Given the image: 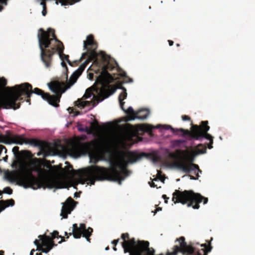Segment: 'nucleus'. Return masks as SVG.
Instances as JSON below:
<instances>
[{
	"label": "nucleus",
	"mask_w": 255,
	"mask_h": 255,
	"mask_svg": "<svg viewBox=\"0 0 255 255\" xmlns=\"http://www.w3.org/2000/svg\"><path fill=\"white\" fill-rule=\"evenodd\" d=\"M64 82L59 80H54L48 83L49 89L55 94L54 95L45 93L38 88L32 90V85L28 83H24L20 85H16L12 87H8L7 89L9 92L14 91V93L11 92L7 96L0 99V109L14 110L18 109L20 104L19 103H17V102L22 100L21 97L25 96L27 99L26 101L29 102L32 93L41 96L43 100L53 107H58L61 95L66 90V88H64Z\"/></svg>",
	"instance_id": "1"
},
{
	"label": "nucleus",
	"mask_w": 255,
	"mask_h": 255,
	"mask_svg": "<svg viewBox=\"0 0 255 255\" xmlns=\"http://www.w3.org/2000/svg\"><path fill=\"white\" fill-rule=\"evenodd\" d=\"M25 169L23 172H14L8 177L11 181L19 179V185L25 188H31L36 190L39 188L52 189L57 185V181L50 177V171L41 168V164L34 165L32 169H30L27 162L25 161Z\"/></svg>",
	"instance_id": "2"
},
{
	"label": "nucleus",
	"mask_w": 255,
	"mask_h": 255,
	"mask_svg": "<svg viewBox=\"0 0 255 255\" xmlns=\"http://www.w3.org/2000/svg\"><path fill=\"white\" fill-rule=\"evenodd\" d=\"M126 166L127 162L125 160L111 168L92 165L82 170L79 180L82 184L88 182L94 185L96 181L108 180L118 181L121 184L122 181L131 173Z\"/></svg>",
	"instance_id": "3"
},
{
	"label": "nucleus",
	"mask_w": 255,
	"mask_h": 255,
	"mask_svg": "<svg viewBox=\"0 0 255 255\" xmlns=\"http://www.w3.org/2000/svg\"><path fill=\"white\" fill-rule=\"evenodd\" d=\"M55 32V30L51 28H48L46 31L42 28L38 30L37 37L41 60L46 68H50L52 64L53 56L57 53L63 61L66 60L71 65L69 55L63 53L64 45L57 38Z\"/></svg>",
	"instance_id": "4"
},
{
	"label": "nucleus",
	"mask_w": 255,
	"mask_h": 255,
	"mask_svg": "<svg viewBox=\"0 0 255 255\" xmlns=\"http://www.w3.org/2000/svg\"><path fill=\"white\" fill-rule=\"evenodd\" d=\"M207 147L199 144L196 148V152L190 153L188 150L177 149L175 152L169 154V157L175 160L172 166L185 173H190L193 168H198V165L193 163L195 155L206 152Z\"/></svg>",
	"instance_id": "5"
},
{
	"label": "nucleus",
	"mask_w": 255,
	"mask_h": 255,
	"mask_svg": "<svg viewBox=\"0 0 255 255\" xmlns=\"http://www.w3.org/2000/svg\"><path fill=\"white\" fill-rule=\"evenodd\" d=\"M83 47L84 50H87V52L82 54L80 58V61L86 57H87V58L86 60L79 66L78 69L72 74L67 84L65 83L64 86V88H66V90L69 88L76 82L78 77L81 75L90 62L93 60L96 61L97 60L98 53L96 50L98 47V44L94 40V37L93 35L90 34L87 36L86 40L84 41Z\"/></svg>",
	"instance_id": "6"
},
{
	"label": "nucleus",
	"mask_w": 255,
	"mask_h": 255,
	"mask_svg": "<svg viewBox=\"0 0 255 255\" xmlns=\"http://www.w3.org/2000/svg\"><path fill=\"white\" fill-rule=\"evenodd\" d=\"M172 200L174 204L180 203L186 204L187 207H192L194 209L200 208L199 204L203 201V204L208 201V198L202 196L200 194L195 193L192 190H184L183 191L175 190L172 194Z\"/></svg>",
	"instance_id": "7"
},
{
	"label": "nucleus",
	"mask_w": 255,
	"mask_h": 255,
	"mask_svg": "<svg viewBox=\"0 0 255 255\" xmlns=\"http://www.w3.org/2000/svg\"><path fill=\"white\" fill-rule=\"evenodd\" d=\"M12 152L14 155L15 159L13 160L11 164L12 168L15 169L9 173H8L6 176V178L8 179L14 172L18 171L23 172L25 169V165L24 159L25 158H30L32 156L31 152L29 150H21L19 151L18 146H14L12 148Z\"/></svg>",
	"instance_id": "8"
},
{
	"label": "nucleus",
	"mask_w": 255,
	"mask_h": 255,
	"mask_svg": "<svg viewBox=\"0 0 255 255\" xmlns=\"http://www.w3.org/2000/svg\"><path fill=\"white\" fill-rule=\"evenodd\" d=\"M209 129L210 127L208 126V122L207 121H202L199 126L193 125L189 136L190 139L201 140L205 138L209 140L210 142L208 144V147L209 149H211L213 148V137L211 134L208 133Z\"/></svg>",
	"instance_id": "9"
},
{
	"label": "nucleus",
	"mask_w": 255,
	"mask_h": 255,
	"mask_svg": "<svg viewBox=\"0 0 255 255\" xmlns=\"http://www.w3.org/2000/svg\"><path fill=\"white\" fill-rule=\"evenodd\" d=\"M179 245L174 246L171 252H168L166 255H193L195 254V249L191 245H188L185 242L184 237L176 239Z\"/></svg>",
	"instance_id": "10"
},
{
	"label": "nucleus",
	"mask_w": 255,
	"mask_h": 255,
	"mask_svg": "<svg viewBox=\"0 0 255 255\" xmlns=\"http://www.w3.org/2000/svg\"><path fill=\"white\" fill-rule=\"evenodd\" d=\"M25 144H29L35 147H39L40 151L43 152L45 156L50 155L51 146L48 142L40 140L36 138H26Z\"/></svg>",
	"instance_id": "11"
},
{
	"label": "nucleus",
	"mask_w": 255,
	"mask_h": 255,
	"mask_svg": "<svg viewBox=\"0 0 255 255\" xmlns=\"http://www.w3.org/2000/svg\"><path fill=\"white\" fill-rule=\"evenodd\" d=\"M114 68L115 66L109 62L103 66L101 74L97 79V81L103 83V82L110 83L114 81L115 77L110 74L108 71H112Z\"/></svg>",
	"instance_id": "12"
},
{
	"label": "nucleus",
	"mask_w": 255,
	"mask_h": 255,
	"mask_svg": "<svg viewBox=\"0 0 255 255\" xmlns=\"http://www.w3.org/2000/svg\"><path fill=\"white\" fill-rule=\"evenodd\" d=\"M128 115V121L134 120L135 119L144 120L149 114V111L146 109H142L135 112L131 107H129L126 111Z\"/></svg>",
	"instance_id": "13"
},
{
	"label": "nucleus",
	"mask_w": 255,
	"mask_h": 255,
	"mask_svg": "<svg viewBox=\"0 0 255 255\" xmlns=\"http://www.w3.org/2000/svg\"><path fill=\"white\" fill-rule=\"evenodd\" d=\"M76 203V202L71 197L68 198L65 202L63 203L60 214L63 218H68V215L70 214L74 209Z\"/></svg>",
	"instance_id": "14"
},
{
	"label": "nucleus",
	"mask_w": 255,
	"mask_h": 255,
	"mask_svg": "<svg viewBox=\"0 0 255 255\" xmlns=\"http://www.w3.org/2000/svg\"><path fill=\"white\" fill-rule=\"evenodd\" d=\"M127 126L129 130H131L134 134H137L139 131H145L148 132L150 135L152 134V130L153 128L150 126L145 124L136 125L135 126L127 124Z\"/></svg>",
	"instance_id": "15"
},
{
	"label": "nucleus",
	"mask_w": 255,
	"mask_h": 255,
	"mask_svg": "<svg viewBox=\"0 0 255 255\" xmlns=\"http://www.w3.org/2000/svg\"><path fill=\"white\" fill-rule=\"evenodd\" d=\"M44 166L49 169L48 171H50V177H52V176L59 174L60 170H63L62 164H59L58 165L51 166L50 161L49 160H46V163Z\"/></svg>",
	"instance_id": "16"
},
{
	"label": "nucleus",
	"mask_w": 255,
	"mask_h": 255,
	"mask_svg": "<svg viewBox=\"0 0 255 255\" xmlns=\"http://www.w3.org/2000/svg\"><path fill=\"white\" fill-rule=\"evenodd\" d=\"M8 144L14 143L17 144L22 145L25 144L26 138L22 135H8L7 136Z\"/></svg>",
	"instance_id": "17"
},
{
	"label": "nucleus",
	"mask_w": 255,
	"mask_h": 255,
	"mask_svg": "<svg viewBox=\"0 0 255 255\" xmlns=\"http://www.w3.org/2000/svg\"><path fill=\"white\" fill-rule=\"evenodd\" d=\"M6 84V79L3 77L0 78V99L5 97L11 93V92H9L7 89L8 87H5ZM13 91H12V93H14Z\"/></svg>",
	"instance_id": "18"
},
{
	"label": "nucleus",
	"mask_w": 255,
	"mask_h": 255,
	"mask_svg": "<svg viewBox=\"0 0 255 255\" xmlns=\"http://www.w3.org/2000/svg\"><path fill=\"white\" fill-rule=\"evenodd\" d=\"M115 90L113 89H108L107 90H104L103 88L100 89V93L96 97H94L96 99L97 101L101 102L104 99L107 98L109 96L113 94L115 92Z\"/></svg>",
	"instance_id": "19"
},
{
	"label": "nucleus",
	"mask_w": 255,
	"mask_h": 255,
	"mask_svg": "<svg viewBox=\"0 0 255 255\" xmlns=\"http://www.w3.org/2000/svg\"><path fill=\"white\" fill-rule=\"evenodd\" d=\"M163 128L166 130L170 129L173 133L179 134V133H182V135L184 136L185 135L190 136L191 131L188 129H184L183 128H174L170 125H163Z\"/></svg>",
	"instance_id": "20"
},
{
	"label": "nucleus",
	"mask_w": 255,
	"mask_h": 255,
	"mask_svg": "<svg viewBox=\"0 0 255 255\" xmlns=\"http://www.w3.org/2000/svg\"><path fill=\"white\" fill-rule=\"evenodd\" d=\"M34 244L37 246V251H41L44 253H48L53 248L57 246V244L54 243V240H52V238H51L50 245L47 249H43L40 245L39 241L37 239L34 241Z\"/></svg>",
	"instance_id": "21"
},
{
	"label": "nucleus",
	"mask_w": 255,
	"mask_h": 255,
	"mask_svg": "<svg viewBox=\"0 0 255 255\" xmlns=\"http://www.w3.org/2000/svg\"><path fill=\"white\" fill-rule=\"evenodd\" d=\"M93 144H95L94 142H93V143L88 142L85 143H79L77 144L76 147L83 153H87L91 151L92 149V146Z\"/></svg>",
	"instance_id": "22"
},
{
	"label": "nucleus",
	"mask_w": 255,
	"mask_h": 255,
	"mask_svg": "<svg viewBox=\"0 0 255 255\" xmlns=\"http://www.w3.org/2000/svg\"><path fill=\"white\" fill-rule=\"evenodd\" d=\"M39 243L43 249H47L50 245L51 238L46 235L38 236Z\"/></svg>",
	"instance_id": "23"
},
{
	"label": "nucleus",
	"mask_w": 255,
	"mask_h": 255,
	"mask_svg": "<svg viewBox=\"0 0 255 255\" xmlns=\"http://www.w3.org/2000/svg\"><path fill=\"white\" fill-rule=\"evenodd\" d=\"M122 89L123 90V91L119 96V101L121 108L126 113L127 110H125L124 108L125 102H123V101L127 98V93L125 88L122 87Z\"/></svg>",
	"instance_id": "24"
},
{
	"label": "nucleus",
	"mask_w": 255,
	"mask_h": 255,
	"mask_svg": "<svg viewBox=\"0 0 255 255\" xmlns=\"http://www.w3.org/2000/svg\"><path fill=\"white\" fill-rule=\"evenodd\" d=\"M15 204L12 199L6 200H0V213L9 206H13Z\"/></svg>",
	"instance_id": "25"
},
{
	"label": "nucleus",
	"mask_w": 255,
	"mask_h": 255,
	"mask_svg": "<svg viewBox=\"0 0 255 255\" xmlns=\"http://www.w3.org/2000/svg\"><path fill=\"white\" fill-rule=\"evenodd\" d=\"M75 103V106L79 108L83 109L86 107L90 106L91 105V102L87 101H83L82 99H78Z\"/></svg>",
	"instance_id": "26"
},
{
	"label": "nucleus",
	"mask_w": 255,
	"mask_h": 255,
	"mask_svg": "<svg viewBox=\"0 0 255 255\" xmlns=\"http://www.w3.org/2000/svg\"><path fill=\"white\" fill-rule=\"evenodd\" d=\"M128 162L133 163L139 160L140 157L134 153H129L127 156Z\"/></svg>",
	"instance_id": "27"
},
{
	"label": "nucleus",
	"mask_w": 255,
	"mask_h": 255,
	"mask_svg": "<svg viewBox=\"0 0 255 255\" xmlns=\"http://www.w3.org/2000/svg\"><path fill=\"white\" fill-rule=\"evenodd\" d=\"M92 128H86L85 129H80L81 131H84L87 132L88 133H91L93 129H95L99 127V124L97 121H95L91 123Z\"/></svg>",
	"instance_id": "28"
},
{
	"label": "nucleus",
	"mask_w": 255,
	"mask_h": 255,
	"mask_svg": "<svg viewBox=\"0 0 255 255\" xmlns=\"http://www.w3.org/2000/svg\"><path fill=\"white\" fill-rule=\"evenodd\" d=\"M93 229L91 227H89L88 229H86L82 232V236L86 238L87 241L90 242V236L92 235L93 232Z\"/></svg>",
	"instance_id": "29"
},
{
	"label": "nucleus",
	"mask_w": 255,
	"mask_h": 255,
	"mask_svg": "<svg viewBox=\"0 0 255 255\" xmlns=\"http://www.w3.org/2000/svg\"><path fill=\"white\" fill-rule=\"evenodd\" d=\"M80 0H56V4H58L59 2L61 3L63 5H66L68 4H73L75 3L78 2Z\"/></svg>",
	"instance_id": "30"
},
{
	"label": "nucleus",
	"mask_w": 255,
	"mask_h": 255,
	"mask_svg": "<svg viewBox=\"0 0 255 255\" xmlns=\"http://www.w3.org/2000/svg\"><path fill=\"white\" fill-rule=\"evenodd\" d=\"M201 246L204 247V249H202L201 250V251L202 252V253L203 254V255H207V254L211 251L212 248V247H211V246L210 245L207 246L206 244H203ZM197 255H202V253H201L200 252H198Z\"/></svg>",
	"instance_id": "31"
},
{
	"label": "nucleus",
	"mask_w": 255,
	"mask_h": 255,
	"mask_svg": "<svg viewBox=\"0 0 255 255\" xmlns=\"http://www.w3.org/2000/svg\"><path fill=\"white\" fill-rule=\"evenodd\" d=\"M51 238H52V240H54L55 238H61V240L60 241L58 242L59 244H60L62 242H65V239L64 237H62L60 235H59V232L57 231H54L51 233Z\"/></svg>",
	"instance_id": "32"
},
{
	"label": "nucleus",
	"mask_w": 255,
	"mask_h": 255,
	"mask_svg": "<svg viewBox=\"0 0 255 255\" xmlns=\"http://www.w3.org/2000/svg\"><path fill=\"white\" fill-rule=\"evenodd\" d=\"M186 142L185 139H176L172 141V145L174 147H180L182 144Z\"/></svg>",
	"instance_id": "33"
},
{
	"label": "nucleus",
	"mask_w": 255,
	"mask_h": 255,
	"mask_svg": "<svg viewBox=\"0 0 255 255\" xmlns=\"http://www.w3.org/2000/svg\"><path fill=\"white\" fill-rule=\"evenodd\" d=\"M82 234V232L79 229L76 231H72V232L69 233V235H73L74 238L75 239H79L81 238Z\"/></svg>",
	"instance_id": "34"
},
{
	"label": "nucleus",
	"mask_w": 255,
	"mask_h": 255,
	"mask_svg": "<svg viewBox=\"0 0 255 255\" xmlns=\"http://www.w3.org/2000/svg\"><path fill=\"white\" fill-rule=\"evenodd\" d=\"M93 87H91L86 90L85 94L83 96V98L85 99H88L91 97L93 95L92 89Z\"/></svg>",
	"instance_id": "35"
},
{
	"label": "nucleus",
	"mask_w": 255,
	"mask_h": 255,
	"mask_svg": "<svg viewBox=\"0 0 255 255\" xmlns=\"http://www.w3.org/2000/svg\"><path fill=\"white\" fill-rule=\"evenodd\" d=\"M7 136L8 135H4L2 134H0V142L8 144V142L7 141Z\"/></svg>",
	"instance_id": "36"
},
{
	"label": "nucleus",
	"mask_w": 255,
	"mask_h": 255,
	"mask_svg": "<svg viewBox=\"0 0 255 255\" xmlns=\"http://www.w3.org/2000/svg\"><path fill=\"white\" fill-rule=\"evenodd\" d=\"M12 189L9 187H6L3 189V193L11 195L12 194Z\"/></svg>",
	"instance_id": "37"
},
{
	"label": "nucleus",
	"mask_w": 255,
	"mask_h": 255,
	"mask_svg": "<svg viewBox=\"0 0 255 255\" xmlns=\"http://www.w3.org/2000/svg\"><path fill=\"white\" fill-rule=\"evenodd\" d=\"M121 238L124 240L123 242L128 241L129 239V235L128 233H123L121 235Z\"/></svg>",
	"instance_id": "38"
},
{
	"label": "nucleus",
	"mask_w": 255,
	"mask_h": 255,
	"mask_svg": "<svg viewBox=\"0 0 255 255\" xmlns=\"http://www.w3.org/2000/svg\"><path fill=\"white\" fill-rule=\"evenodd\" d=\"M7 0H0V11L3 9V5L7 4Z\"/></svg>",
	"instance_id": "39"
},
{
	"label": "nucleus",
	"mask_w": 255,
	"mask_h": 255,
	"mask_svg": "<svg viewBox=\"0 0 255 255\" xmlns=\"http://www.w3.org/2000/svg\"><path fill=\"white\" fill-rule=\"evenodd\" d=\"M119 240L120 239H118L117 240H114L112 243V244L114 245V247L113 248V249L114 251H116L117 250L116 246V245L118 244V243H119Z\"/></svg>",
	"instance_id": "40"
},
{
	"label": "nucleus",
	"mask_w": 255,
	"mask_h": 255,
	"mask_svg": "<svg viewBox=\"0 0 255 255\" xmlns=\"http://www.w3.org/2000/svg\"><path fill=\"white\" fill-rule=\"evenodd\" d=\"M196 176H193L192 175H189V176L190 177V178L192 180H197L199 178V177H200L199 175H198V173H197L196 174H195Z\"/></svg>",
	"instance_id": "41"
},
{
	"label": "nucleus",
	"mask_w": 255,
	"mask_h": 255,
	"mask_svg": "<svg viewBox=\"0 0 255 255\" xmlns=\"http://www.w3.org/2000/svg\"><path fill=\"white\" fill-rule=\"evenodd\" d=\"M79 229L83 232L86 229V225L85 224H80Z\"/></svg>",
	"instance_id": "42"
},
{
	"label": "nucleus",
	"mask_w": 255,
	"mask_h": 255,
	"mask_svg": "<svg viewBox=\"0 0 255 255\" xmlns=\"http://www.w3.org/2000/svg\"><path fill=\"white\" fill-rule=\"evenodd\" d=\"M181 118H182V120L184 121H191V118L187 115H183V116H182Z\"/></svg>",
	"instance_id": "43"
},
{
	"label": "nucleus",
	"mask_w": 255,
	"mask_h": 255,
	"mask_svg": "<svg viewBox=\"0 0 255 255\" xmlns=\"http://www.w3.org/2000/svg\"><path fill=\"white\" fill-rule=\"evenodd\" d=\"M192 171L194 172V174H196L197 173H202V170L200 169L199 167L198 166V168H193V170H192Z\"/></svg>",
	"instance_id": "44"
},
{
	"label": "nucleus",
	"mask_w": 255,
	"mask_h": 255,
	"mask_svg": "<svg viewBox=\"0 0 255 255\" xmlns=\"http://www.w3.org/2000/svg\"><path fill=\"white\" fill-rule=\"evenodd\" d=\"M72 228L73 229H72V231H76V230H78L79 229V227L78 226L77 224H74L73 225Z\"/></svg>",
	"instance_id": "45"
},
{
	"label": "nucleus",
	"mask_w": 255,
	"mask_h": 255,
	"mask_svg": "<svg viewBox=\"0 0 255 255\" xmlns=\"http://www.w3.org/2000/svg\"><path fill=\"white\" fill-rule=\"evenodd\" d=\"M3 149H5V152H6L7 150H6V149L5 147V146H3V145H0V154H1V153L2 151V150H3Z\"/></svg>",
	"instance_id": "46"
},
{
	"label": "nucleus",
	"mask_w": 255,
	"mask_h": 255,
	"mask_svg": "<svg viewBox=\"0 0 255 255\" xmlns=\"http://www.w3.org/2000/svg\"><path fill=\"white\" fill-rule=\"evenodd\" d=\"M162 198L164 199V202L165 203H167L168 199H169V198L167 197L166 195H162Z\"/></svg>",
	"instance_id": "47"
},
{
	"label": "nucleus",
	"mask_w": 255,
	"mask_h": 255,
	"mask_svg": "<svg viewBox=\"0 0 255 255\" xmlns=\"http://www.w3.org/2000/svg\"><path fill=\"white\" fill-rule=\"evenodd\" d=\"M149 184L151 187H156V185L155 184V183L152 181L151 182H149Z\"/></svg>",
	"instance_id": "48"
},
{
	"label": "nucleus",
	"mask_w": 255,
	"mask_h": 255,
	"mask_svg": "<svg viewBox=\"0 0 255 255\" xmlns=\"http://www.w3.org/2000/svg\"><path fill=\"white\" fill-rule=\"evenodd\" d=\"M89 79L90 80H92L93 79L94 75L93 73H89L88 74Z\"/></svg>",
	"instance_id": "49"
},
{
	"label": "nucleus",
	"mask_w": 255,
	"mask_h": 255,
	"mask_svg": "<svg viewBox=\"0 0 255 255\" xmlns=\"http://www.w3.org/2000/svg\"><path fill=\"white\" fill-rule=\"evenodd\" d=\"M61 65H62V67H65L66 68V69L67 70V67L66 64L64 61L62 62Z\"/></svg>",
	"instance_id": "50"
},
{
	"label": "nucleus",
	"mask_w": 255,
	"mask_h": 255,
	"mask_svg": "<svg viewBox=\"0 0 255 255\" xmlns=\"http://www.w3.org/2000/svg\"><path fill=\"white\" fill-rule=\"evenodd\" d=\"M168 43H169V45L170 46H172L173 45V41L172 40H169L168 41Z\"/></svg>",
	"instance_id": "51"
},
{
	"label": "nucleus",
	"mask_w": 255,
	"mask_h": 255,
	"mask_svg": "<svg viewBox=\"0 0 255 255\" xmlns=\"http://www.w3.org/2000/svg\"><path fill=\"white\" fill-rule=\"evenodd\" d=\"M162 210V208L160 207H158L155 210V211L154 212V214L156 213L157 211H161Z\"/></svg>",
	"instance_id": "52"
},
{
	"label": "nucleus",
	"mask_w": 255,
	"mask_h": 255,
	"mask_svg": "<svg viewBox=\"0 0 255 255\" xmlns=\"http://www.w3.org/2000/svg\"><path fill=\"white\" fill-rule=\"evenodd\" d=\"M42 153L43 154V155H44V153L40 150L39 152L37 153V156H40L41 155ZM44 156L45 157V156Z\"/></svg>",
	"instance_id": "53"
},
{
	"label": "nucleus",
	"mask_w": 255,
	"mask_h": 255,
	"mask_svg": "<svg viewBox=\"0 0 255 255\" xmlns=\"http://www.w3.org/2000/svg\"><path fill=\"white\" fill-rule=\"evenodd\" d=\"M7 159H8V156H7V155H6V156H5L4 157H3V160L5 162H7Z\"/></svg>",
	"instance_id": "54"
},
{
	"label": "nucleus",
	"mask_w": 255,
	"mask_h": 255,
	"mask_svg": "<svg viewBox=\"0 0 255 255\" xmlns=\"http://www.w3.org/2000/svg\"><path fill=\"white\" fill-rule=\"evenodd\" d=\"M73 168V167L71 165H69L68 167H67V170L68 171L70 170V169H72Z\"/></svg>",
	"instance_id": "55"
},
{
	"label": "nucleus",
	"mask_w": 255,
	"mask_h": 255,
	"mask_svg": "<svg viewBox=\"0 0 255 255\" xmlns=\"http://www.w3.org/2000/svg\"><path fill=\"white\" fill-rule=\"evenodd\" d=\"M35 250L34 249H32L31 250L30 253V255H33V253L34 252H35Z\"/></svg>",
	"instance_id": "56"
},
{
	"label": "nucleus",
	"mask_w": 255,
	"mask_h": 255,
	"mask_svg": "<svg viewBox=\"0 0 255 255\" xmlns=\"http://www.w3.org/2000/svg\"><path fill=\"white\" fill-rule=\"evenodd\" d=\"M65 236H67L66 238L68 239L69 238V236H70L69 235V233H68L67 232H65Z\"/></svg>",
	"instance_id": "57"
},
{
	"label": "nucleus",
	"mask_w": 255,
	"mask_h": 255,
	"mask_svg": "<svg viewBox=\"0 0 255 255\" xmlns=\"http://www.w3.org/2000/svg\"><path fill=\"white\" fill-rule=\"evenodd\" d=\"M4 252L3 251L0 250V255H4Z\"/></svg>",
	"instance_id": "58"
},
{
	"label": "nucleus",
	"mask_w": 255,
	"mask_h": 255,
	"mask_svg": "<svg viewBox=\"0 0 255 255\" xmlns=\"http://www.w3.org/2000/svg\"><path fill=\"white\" fill-rule=\"evenodd\" d=\"M65 78H66V80H68V74H66L65 75Z\"/></svg>",
	"instance_id": "59"
},
{
	"label": "nucleus",
	"mask_w": 255,
	"mask_h": 255,
	"mask_svg": "<svg viewBox=\"0 0 255 255\" xmlns=\"http://www.w3.org/2000/svg\"><path fill=\"white\" fill-rule=\"evenodd\" d=\"M2 193H3V191H1V190H0V196L1 195Z\"/></svg>",
	"instance_id": "60"
},
{
	"label": "nucleus",
	"mask_w": 255,
	"mask_h": 255,
	"mask_svg": "<svg viewBox=\"0 0 255 255\" xmlns=\"http://www.w3.org/2000/svg\"><path fill=\"white\" fill-rule=\"evenodd\" d=\"M36 255H42L41 253H37Z\"/></svg>",
	"instance_id": "61"
},
{
	"label": "nucleus",
	"mask_w": 255,
	"mask_h": 255,
	"mask_svg": "<svg viewBox=\"0 0 255 255\" xmlns=\"http://www.w3.org/2000/svg\"><path fill=\"white\" fill-rule=\"evenodd\" d=\"M106 250H109V247H107L106 249H105Z\"/></svg>",
	"instance_id": "62"
},
{
	"label": "nucleus",
	"mask_w": 255,
	"mask_h": 255,
	"mask_svg": "<svg viewBox=\"0 0 255 255\" xmlns=\"http://www.w3.org/2000/svg\"><path fill=\"white\" fill-rule=\"evenodd\" d=\"M176 46H177V47H179V46H180V44H178V43H177V44H176Z\"/></svg>",
	"instance_id": "63"
},
{
	"label": "nucleus",
	"mask_w": 255,
	"mask_h": 255,
	"mask_svg": "<svg viewBox=\"0 0 255 255\" xmlns=\"http://www.w3.org/2000/svg\"><path fill=\"white\" fill-rule=\"evenodd\" d=\"M77 193H75L74 197H77Z\"/></svg>",
	"instance_id": "64"
}]
</instances>
